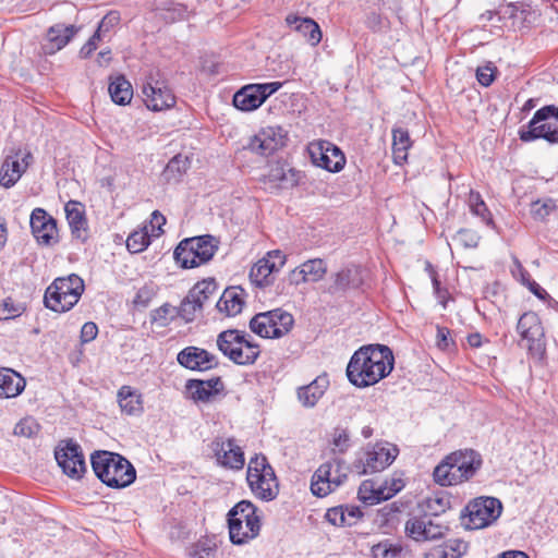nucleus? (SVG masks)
Wrapping results in <instances>:
<instances>
[{
    "instance_id": "f257e3e1",
    "label": "nucleus",
    "mask_w": 558,
    "mask_h": 558,
    "mask_svg": "<svg viewBox=\"0 0 558 558\" xmlns=\"http://www.w3.org/2000/svg\"><path fill=\"white\" fill-rule=\"evenodd\" d=\"M395 357L385 344L361 347L347 366L348 380L357 388H366L387 377L393 369Z\"/></svg>"
},
{
    "instance_id": "f03ea898",
    "label": "nucleus",
    "mask_w": 558,
    "mask_h": 558,
    "mask_svg": "<svg viewBox=\"0 0 558 558\" xmlns=\"http://www.w3.org/2000/svg\"><path fill=\"white\" fill-rule=\"evenodd\" d=\"M90 464L97 478L111 488H125L136 478L132 463L116 452L95 451L90 456Z\"/></svg>"
},
{
    "instance_id": "7ed1b4c3",
    "label": "nucleus",
    "mask_w": 558,
    "mask_h": 558,
    "mask_svg": "<svg viewBox=\"0 0 558 558\" xmlns=\"http://www.w3.org/2000/svg\"><path fill=\"white\" fill-rule=\"evenodd\" d=\"M482 465L481 454L473 449L447 456L434 470V481L441 486L460 484L472 478Z\"/></svg>"
},
{
    "instance_id": "20e7f679",
    "label": "nucleus",
    "mask_w": 558,
    "mask_h": 558,
    "mask_svg": "<svg viewBox=\"0 0 558 558\" xmlns=\"http://www.w3.org/2000/svg\"><path fill=\"white\" fill-rule=\"evenodd\" d=\"M84 290V280L76 274L56 278L45 291V306L57 313H65L80 301Z\"/></svg>"
},
{
    "instance_id": "39448f33",
    "label": "nucleus",
    "mask_w": 558,
    "mask_h": 558,
    "mask_svg": "<svg viewBox=\"0 0 558 558\" xmlns=\"http://www.w3.org/2000/svg\"><path fill=\"white\" fill-rule=\"evenodd\" d=\"M217 347L221 353L236 365H253L260 354L259 345L251 336L238 329H227L217 337Z\"/></svg>"
},
{
    "instance_id": "423d86ee",
    "label": "nucleus",
    "mask_w": 558,
    "mask_h": 558,
    "mask_svg": "<svg viewBox=\"0 0 558 558\" xmlns=\"http://www.w3.org/2000/svg\"><path fill=\"white\" fill-rule=\"evenodd\" d=\"M230 541L242 545L255 538L260 531V519L256 507L248 500H241L228 512Z\"/></svg>"
},
{
    "instance_id": "0eeeda50",
    "label": "nucleus",
    "mask_w": 558,
    "mask_h": 558,
    "mask_svg": "<svg viewBox=\"0 0 558 558\" xmlns=\"http://www.w3.org/2000/svg\"><path fill=\"white\" fill-rule=\"evenodd\" d=\"M217 250L218 242L213 235H202L182 240L173 256L180 267L195 268L209 262Z\"/></svg>"
},
{
    "instance_id": "6e6552de",
    "label": "nucleus",
    "mask_w": 558,
    "mask_h": 558,
    "mask_svg": "<svg viewBox=\"0 0 558 558\" xmlns=\"http://www.w3.org/2000/svg\"><path fill=\"white\" fill-rule=\"evenodd\" d=\"M246 480L252 493L263 501L274 500L279 494L277 476L264 456L250 460Z\"/></svg>"
},
{
    "instance_id": "1a4fd4ad",
    "label": "nucleus",
    "mask_w": 558,
    "mask_h": 558,
    "mask_svg": "<svg viewBox=\"0 0 558 558\" xmlns=\"http://www.w3.org/2000/svg\"><path fill=\"white\" fill-rule=\"evenodd\" d=\"M398 454V447L387 441L367 445L352 463V471L359 475L381 472L396 460Z\"/></svg>"
},
{
    "instance_id": "9d476101",
    "label": "nucleus",
    "mask_w": 558,
    "mask_h": 558,
    "mask_svg": "<svg viewBox=\"0 0 558 558\" xmlns=\"http://www.w3.org/2000/svg\"><path fill=\"white\" fill-rule=\"evenodd\" d=\"M502 512V504L495 497H477L461 512L462 523L468 530L484 529L493 524Z\"/></svg>"
},
{
    "instance_id": "9b49d317",
    "label": "nucleus",
    "mask_w": 558,
    "mask_h": 558,
    "mask_svg": "<svg viewBox=\"0 0 558 558\" xmlns=\"http://www.w3.org/2000/svg\"><path fill=\"white\" fill-rule=\"evenodd\" d=\"M292 314L275 308L256 314L250 322V329L263 338H281L293 327Z\"/></svg>"
},
{
    "instance_id": "f8f14e48",
    "label": "nucleus",
    "mask_w": 558,
    "mask_h": 558,
    "mask_svg": "<svg viewBox=\"0 0 558 558\" xmlns=\"http://www.w3.org/2000/svg\"><path fill=\"white\" fill-rule=\"evenodd\" d=\"M344 461L335 458L323 463L313 474L311 490L317 497H325L339 487L347 478Z\"/></svg>"
},
{
    "instance_id": "ddd939ff",
    "label": "nucleus",
    "mask_w": 558,
    "mask_h": 558,
    "mask_svg": "<svg viewBox=\"0 0 558 558\" xmlns=\"http://www.w3.org/2000/svg\"><path fill=\"white\" fill-rule=\"evenodd\" d=\"M281 86V82L247 84L233 95V106L244 112L256 110Z\"/></svg>"
},
{
    "instance_id": "4468645a",
    "label": "nucleus",
    "mask_w": 558,
    "mask_h": 558,
    "mask_svg": "<svg viewBox=\"0 0 558 558\" xmlns=\"http://www.w3.org/2000/svg\"><path fill=\"white\" fill-rule=\"evenodd\" d=\"M54 458L62 472L72 480H81L86 472L82 448L72 439L61 441L54 450Z\"/></svg>"
},
{
    "instance_id": "2eb2a0df",
    "label": "nucleus",
    "mask_w": 558,
    "mask_h": 558,
    "mask_svg": "<svg viewBox=\"0 0 558 558\" xmlns=\"http://www.w3.org/2000/svg\"><path fill=\"white\" fill-rule=\"evenodd\" d=\"M517 331L521 341L533 355H541L545 351L544 328L538 315L534 312H525L517 324Z\"/></svg>"
},
{
    "instance_id": "dca6fc26",
    "label": "nucleus",
    "mask_w": 558,
    "mask_h": 558,
    "mask_svg": "<svg viewBox=\"0 0 558 558\" xmlns=\"http://www.w3.org/2000/svg\"><path fill=\"white\" fill-rule=\"evenodd\" d=\"M209 448L220 466L231 470H241L244 466V453L241 447L235 445L234 439L225 440L216 437L209 444Z\"/></svg>"
},
{
    "instance_id": "f3484780",
    "label": "nucleus",
    "mask_w": 558,
    "mask_h": 558,
    "mask_svg": "<svg viewBox=\"0 0 558 558\" xmlns=\"http://www.w3.org/2000/svg\"><path fill=\"white\" fill-rule=\"evenodd\" d=\"M286 263V256L280 251H272L267 257L259 259L250 271L251 281L258 287L272 283L275 272H278Z\"/></svg>"
},
{
    "instance_id": "a211bd4d",
    "label": "nucleus",
    "mask_w": 558,
    "mask_h": 558,
    "mask_svg": "<svg viewBox=\"0 0 558 558\" xmlns=\"http://www.w3.org/2000/svg\"><path fill=\"white\" fill-rule=\"evenodd\" d=\"M178 363L191 371L205 372L218 366V359L216 355L209 353L205 349L197 347H186L181 350L177 355Z\"/></svg>"
},
{
    "instance_id": "6ab92c4d",
    "label": "nucleus",
    "mask_w": 558,
    "mask_h": 558,
    "mask_svg": "<svg viewBox=\"0 0 558 558\" xmlns=\"http://www.w3.org/2000/svg\"><path fill=\"white\" fill-rule=\"evenodd\" d=\"M31 228L40 244L52 245L58 242L56 220L43 208H35L31 215Z\"/></svg>"
},
{
    "instance_id": "aec40b11",
    "label": "nucleus",
    "mask_w": 558,
    "mask_h": 558,
    "mask_svg": "<svg viewBox=\"0 0 558 558\" xmlns=\"http://www.w3.org/2000/svg\"><path fill=\"white\" fill-rule=\"evenodd\" d=\"M81 27L76 25H65L57 23L50 26L45 36L43 50L46 54H54L63 49L80 32Z\"/></svg>"
},
{
    "instance_id": "412c9836",
    "label": "nucleus",
    "mask_w": 558,
    "mask_h": 558,
    "mask_svg": "<svg viewBox=\"0 0 558 558\" xmlns=\"http://www.w3.org/2000/svg\"><path fill=\"white\" fill-rule=\"evenodd\" d=\"M142 92L147 108L153 111L168 109L175 104L171 89L158 81L155 84L150 82L144 84Z\"/></svg>"
},
{
    "instance_id": "4be33fe9",
    "label": "nucleus",
    "mask_w": 558,
    "mask_h": 558,
    "mask_svg": "<svg viewBox=\"0 0 558 558\" xmlns=\"http://www.w3.org/2000/svg\"><path fill=\"white\" fill-rule=\"evenodd\" d=\"M283 145V137L279 133V130H276L275 128H266L260 130L250 140L247 148L255 154L267 157Z\"/></svg>"
},
{
    "instance_id": "5701e85b",
    "label": "nucleus",
    "mask_w": 558,
    "mask_h": 558,
    "mask_svg": "<svg viewBox=\"0 0 558 558\" xmlns=\"http://www.w3.org/2000/svg\"><path fill=\"white\" fill-rule=\"evenodd\" d=\"M332 283L328 287V293H343L351 289H357L363 284L361 267L348 265L331 276Z\"/></svg>"
},
{
    "instance_id": "b1692460",
    "label": "nucleus",
    "mask_w": 558,
    "mask_h": 558,
    "mask_svg": "<svg viewBox=\"0 0 558 558\" xmlns=\"http://www.w3.org/2000/svg\"><path fill=\"white\" fill-rule=\"evenodd\" d=\"M520 140L522 142H532L543 138L550 144L558 143V125L556 122L543 121L534 122V117L527 124V130H520Z\"/></svg>"
},
{
    "instance_id": "393cba45",
    "label": "nucleus",
    "mask_w": 558,
    "mask_h": 558,
    "mask_svg": "<svg viewBox=\"0 0 558 558\" xmlns=\"http://www.w3.org/2000/svg\"><path fill=\"white\" fill-rule=\"evenodd\" d=\"M186 389L195 402H208L223 390V383L220 377L207 380L190 379L186 383Z\"/></svg>"
},
{
    "instance_id": "a878e982",
    "label": "nucleus",
    "mask_w": 558,
    "mask_h": 558,
    "mask_svg": "<svg viewBox=\"0 0 558 558\" xmlns=\"http://www.w3.org/2000/svg\"><path fill=\"white\" fill-rule=\"evenodd\" d=\"M64 210L72 235L84 242L87 239V220L84 206L80 202L70 201L66 203Z\"/></svg>"
},
{
    "instance_id": "bb28decb",
    "label": "nucleus",
    "mask_w": 558,
    "mask_h": 558,
    "mask_svg": "<svg viewBox=\"0 0 558 558\" xmlns=\"http://www.w3.org/2000/svg\"><path fill=\"white\" fill-rule=\"evenodd\" d=\"M286 23L293 29L303 35L308 44L316 46L322 40V31L319 25L311 17H301L296 14H288Z\"/></svg>"
},
{
    "instance_id": "cd10ccee",
    "label": "nucleus",
    "mask_w": 558,
    "mask_h": 558,
    "mask_svg": "<svg viewBox=\"0 0 558 558\" xmlns=\"http://www.w3.org/2000/svg\"><path fill=\"white\" fill-rule=\"evenodd\" d=\"M329 386L327 376H318L311 384L298 389L299 401L306 408H313Z\"/></svg>"
},
{
    "instance_id": "c85d7f7f",
    "label": "nucleus",
    "mask_w": 558,
    "mask_h": 558,
    "mask_svg": "<svg viewBox=\"0 0 558 558\" xmlns=\"http://www.w3.org/2000/svg\"><path fill=\"white\" fill-rule=\"evenodd\" d=\"M25 388V379L11 368H0V398H14Z\"/></svg>"
},
{
    "instance_id": "c756f323",
    "label": "nucleus",
    "mask_w": 558,
    "mask_h": 558,
    "mask_svg": "<svg viewBox=\"0 0 558 558\" xmlns=\"http://www.w3.org/2000/svg\"><path fill=\"white\" fill-rule=\"evenodd\" d=\"M392 158L393 162L402 166L408 160V151L412 147L413 142L409 131L402 126L392 128Z\"/></svg>"
},
{
    "instance_id": "7c9ffc66",
    "label": "nucleus",
    "mask_w": 558,
    "mask_h": 558,
    "mask_svg": "<svg viewBox=\"0 0 558 558\" xmlns=\"http://www.w3.org/2000/svg\"><path fill=\"white\" fill-rule=\"evenodd\" d=\"M243 292L241 288H227L216 304L217 310L228 316L238 315L244 306Z\"/></svg>"
},
{
    "instance_id": "2f4dec72",
    "label": "nucleus",
    "mask_w": 558,
    "mask_h": 558,
    "mask_svg": "<svg viewBox=\"0 0 558 558\" xmlns=\"http://www.w3.org/2000/svg\"><path fill=\"white\" fill-rule=\"evenodd\" d=\"M299 172L284 165L277 163L269 169L267 180L280 189L293 187L299 183Z\"/></svg>"
},
{
    "instance_id": "473e14b6",
    "label": "nucleus",
    "mask_w": 558,
    "mask_h": 558,
    "mask_svg": "<svg viewBox=\"0 0 558 558\" xmlns=\"http://www.w3.org/2000/svg\"><path fill=\"white\" fill-rule=\"evenodd\" d=\"M118 402L121 411L128 415L142 413V396L131 386H122L118 391Z\"/></svg>"
},
{
    "instance_id": "72a5a7b5",
    "label": "nucleus",
    "mask_w": 558,
    "mask_h": 558,
    "mask_svg": "<svg viewBox=\"0 0 558 558\" xmlns=\"http://www.w3.org/2000/svg\"><path fill=\"white\" fill-rule=\"evenodd\" d=\"M27 163L22 165L20 159L9 157L4 160L0 170V184L5 187H12L26 171Z\"/></svg>"
},
{
    "instance_id": "f704fd0d",
    "label": "nucleus",
    "mask_w": 558,
    "mask_h": 558,
    "mask_svg": "<svg viewBox=\"0 0 558 558\" xmlns=\"http://www.w3.org/2000/svg\"><path fill=\"white\" fill-rule=\"evenodd\" d=\"M504 16L512 19L513 24L518 21L522 26H530L536 21L538 13L530 4L509 3L504 8Z\"/></svg>"
},
{
    "instance_id": "c9c22d12",
    "label": "nucleus",
    "mask_w": 558,
    "mask_h": 558,
    "mask_svg": "<svg viewBox=\"0 0 558 558\" xmlns=\"http://www.w3.org/2000/svg\"><path fill=\"white\" fill-rule=\"evenodd\" d=\"M427 520V513L410 517L404 524L405 535L415 542H428Z\"/></svg>"
},
{
    "instance_id": "e433bc0d",
    "label": "nucleus",
    "mask_w": 558,
    "mask_h": 558,
    "mask_svg": "<svg viewBox=\"0 0 558 558\" xmlns=\"http://www.w3.org/2000/svg\"><path fill=\"white\" fill-rule=\"evenodd\" d=\"M109 94L111 100L117 104L124 106L129 104L133 97V88L129 81L125 80L124 76H117L109 84Z\"/></svg>"
},
{
    "instance_id": "4c0bfd02",
    "label": "nucleus",
    "mask_w": 558,
    "mask_h": 558,
    "mask_svg": "<svg viewBox=\"0 0 558 558\" xmlns=\"http://www.w3.org/2000/svg\"><path fill=\"white\" fill-rule=\"evenodd\" d=\"M317 153L314 150H311V156L314 160V162L330 172H339L343 169L345 165V158L344 156H336V159H333L329 153H326L324 150V145H320L317 148Z\"/></svg>"
},
{
    "instance_id": "58836bf2",
    "label": "nucleus",
    "mask_w": 558,
    "mask_h": 558,
    "mask_svg": "<svg viewBox=\"0 0 558 558\" xmlns=\"http://www.w3.org/2000/svg\"><path fill=\"white\" fill-rule=\"evenodd\" d=\"M190 167V162L187 157H184L182 155H177L173 158L169 160L167 163L165 170H163V177L167 181H174L178 182L180 178L183 175V173L186 172V170Z\"/></svg>"
},
{
    "instance_id": "ea45409f",
    "label": "nucleus",
    "mask_w": 558,
    "mask_h": 558,
    "mask_svg": "<svg viewBox=\"0 0 558 558\" xmlns=\"http://www.w3.org/2000/svg\"><path fill=\"white\" fill-rule=\"evenodd\" d=\"M150 233L148 230V226L140 230L133 231L126 240V247L130 253L136 254L143 252L150 244Z\"/></svg>"
},
{
    "instance_id": "a19ab883",
    "label": "nucleus",
    "mask_w": 558,
    "mask_h": 558,
    "mask_svg": "<svg viewBox=\"0 0 558 558\" xmlns=\"http://www.w3.org/2000/svg\"><path fill=\"white\" fill-rule=\"evenodd\" d=\"M218 290V284L213 278L203 279L198 281L194 287L190 290L191 298L199 299L201 306L203 307L205 303L216 294Z\"/></svg>"
},
{
    "instance_id": "79ce46f5",
    "label": "nucleus",
    "mask_w": 558,
    "mask_h": 558,
    "mask_svg": "<svg viewBox=\"0 0 558 558\" xmlns=\"http://www.w3.org/2000/svg\"><path fill=\"white\" fill-rule=\"evenodd\" d=\"M301 267L306 279L312 282L322 280L327 272V265L322 258L308 259Z\"/></svg>"
},
{
    "instance_id": "37998d69",
    "label": "nucleus",
    "mask_w": 558,
    "mask_h": 558,
    "mask_svg": "<svg viewBox=\"0 0 558 558\" xmlns=\"http://www.w3.org/2000/svg\"><path fill=\"white\" fill-rule=\"evenodd\" d=\"M202 310L199 299L191 298V291H189L187 295L181 301L177 313L186 323H190L194 320L196 312Z\"/></svg>"
},
{
    "instance_id": "c03bdc74",
    "label": "nucleus",
    "mask_w": 558,
    "mask_h": 558,
    "mask_svg": "<svg viewBox=\"0 0 558 558\" xmlns=\"http://www.w3.org/2000/svg\"><path fill=\"white\" fill-rule=\"evenodd\" d=\"M381 488L379 485H376L373 481H364L359 487V498L364 504L367 505H376L384 499H379Z\"/></svg>"
},
{
    "instance_id": "a18cd8bd",
    "label": "nucleus",
    "mask_w": 558,
    "mask_h": 558,
    "mask_svg": "<svg viewBox=\"0 0 558 558\" xmlns=\"http://www.w3.org/2000/svg\"><path fill=\"white\" fill-rule=\"evenodd\" d=\"M404 481L402 478V475L401 474H393L391 477L385 480L380 485L379 487L381 488L380 490V496H379V499H384L385 500H388L390 498H392L393 496H396L403 487H404Z\"/></svg>"
},
{
    "instance_id": "49530a36",
    "label": "nucleus",
    "mask_w": 558,
    "mask_h": 558,
    "mask_svg": "<svg viewBox=\"0 0 558 558\" xmlns=\"http://www.w3.org/2000/svg\"><path fill=\"white\" fill-rule=\"evenodd\" d=\"M332 452L344 453L351 447L350 433L347 428L337 427L332 433Z\"/></svg>"
},
{
    "instance_id": "de8ad7c7",
    "label": "nucleus",
    "mask_w": 558,
    "mask_h": 558,
    "mask_svg": "<svg viewBox=\"0 0 558 558\" xmlns=\"http://www.w3.org/2000/svg\"><path fill=\"white\" fill-rule=\"evenodd\" d=\"M451 507L450 496L447 494H436L434 497L428 498L427 508L429 514L433 517H439Z\"/></svg>"
},
{
    "instance_id": "09e8293b",
    "label": "nucleus",
    "mask_w": 558,
    "mask_h": 558,
    "mask_svg": "<svg viewBox=\"0 0 558 558\" xmlns=\"http://www.w3.org/2000/svg\"><path fill=\"white\" fill-rule=\"evenodd\" d=\"M469 202L470 209L474 215L481 217L487 225L492 223L490 213L480 193L471 192Z\"/></svg>"
},
{
    "instance_id": "8fccbe9b",
    "label": "nucleus",
    "mask_w": 558,
    "mask_h": 558,
    "mask_svg": "<svg viewBox=\"0 0 558 558\" xmlns=\"http://www.w3.org/2000/svg\"><path fill=\"white\" fill-rule=\"evenodd\" d=\"M556 205L550 198L545 201H535L531 204V214L535 219H545L554 209Z\"/></svg>"
},
{
    "instance_id": "3c124183",
    "label": "nucleus",
    "mask_w": 558,
    "mask_h": 558,
    "mask_svg": "<svg viewBox=\"0 0 558 558\" xmlns=\"http://www.w3.org/2000/svg\"><path fill=\"white\" fill-rule=\"evenodd\" d=\"M39 430V425L36 423V421L32 417H25L22 418L15 426H14V435L16 436H24V437H33L36 435Z\"/></svg>"
},
{
    "instance_id": "603ef678",
    "label": "nucleus",
    "mask_w": 558,
    "mask_h": 558,
    "mask_svg": "<svg viewBox=\"0 0 558 558\" xmlns=\"http://www.w3.org/2000/svg\"><path fill=\"white\" fill-rule=\"evenodd\" d=\"M427 532H428V542L437 541L444 538L449 532V526L437 522L433 519V515L428 514L427 520Z\"/></svg>"
},
{
    "instance_id": "864d4df0",
    "label": "nucleus",
    "mask_w": 558,
    "mask_h": 558,
    "mask_svg": "<svg viewBox=\"0 0 558 558\" xmlns=\"http://www.w3.org/2000/svg\"><path fill=\"white\" fill-rule=\"evenodd\" d=\"M373 553L376 558H399L401 548L392 544L379 543L373 547Z\"/></svg>"
},
{
    "instance_id": "5fc2aeb1",
    "label": "nucleus",
    "mask_w": 558,
    "mask_h": 558,
    "mask_svg": "<svg viewBox=\"0 0 558 558\" xmlns=\"http://www.w3.org/2000/svg\"><path fill=\"white\" fill-rule=\"evenodd\" d=\"M496 72V66L489 62L486 65L477 68L476 78L482 86L488 87L494 82Z\"/></svg>"
},
{
    "instance_id": "6e6d98bb",
    "label": "nucleus",
    "mask_w": 558,
    "mask_h": 558,
    "mask_svg": "<svg viewBox=\"0 0 558 558\" xmlns=\"http://www.w3.org/2000/svg\"><path fill=\"white\" fill-rule=\"evenodd\" d=\"M120 22V14L117 11H110L107 13L98 24L97 32L105 36Z\"/></svg>"
},
{
    "instance_id": "4d7b16f0",
    "label": "nucleus",
    "mask_w": 558,
    "mask_h": 558,
    "mask_svg": "<svg viewBox=\"0 0 558 558\" xmlns=\"http://www.w3.org/2000/svg\"><path fill=\"white\" fill-rule=\"evenodd\" d=\"M454 240L464 247H476L480 241V236L472 230L461 229L458 231Z\"/></svg>"
},
{
    "instance_id": "13d9d810",
    "label": "nucleus",
    "mask_w": 558,
    "mask_h": 558,
    "mask_svg": "<svg viewBox=\"0 0 558 558\" xmlns=\"http://www.w3.org/2000/svg\"><path fill=\"white\" fill-rule=\"evenodd\" d=\"M445 547L448 549L450 558H461L466 554L469 545L462 539H449L445 543Z\"/></svg>"
},
{
    "instance_id": "bf43d9fd",
    "label": "nucleus",
    "mask_w": 558,
    "mask_h": 558,
    "mask_svg": "<svg viewBox=\"0 0 558 558\" xmlns=\"http://www.w3.org/2000/svg\"><path fill=\"white\" fill-rule=\"evenodd\" d=\"M172 310L174 308L168 303L156 308L155 311L151 312L150 315L151 323H157L159 324V326H167Z\"/></svg>"
},
{
    "instance_id": "052dcab7",
    "label": "nucleus",
    "mask_w": 558,
    "mask_h": 558,
    "mask_svg": "<svg viewBox=\"0 0 558 558\" xmlns=\"http://www.w3.org/2000/svg\"><path fill=\"white\" fill-rule=\"evenodd\" d=\"M344 513L345 509L343 506L330 508L326 512V520L335 526H347Z\"/></svg>"
},
{
    "instance_id": "680f3d73",
    "label": "nucleus",
    "mask_w": 558,
    "mask_h": 558,
    "mask_svg": "<svg viewBox=\"0 0 558 558\" xmlns=\"http://www.w3.org/2000/svg\"><path fill=\"white\" fill-rule=\"evenodd\" d=\"M23 308L20 305H15L10 299L5 300L0 304V320H7L19 316Z\"/></svg>"
},
{
    "instance_id": "e2e57ef3",
    "label": "nucleus",
    "mask_w": 558,
    "mask_h": 558,
    "mask_svg": "<svg viewBox=\"0 0 558 558\" xmlns=\"http://www.w3.org/2000/svg\"><path fill=\"white\" fill-rule=\"evenodd\" d=\"M104 36L99 34V32H95L93 36L83 45L81 48L78 56L82 59L89 58L94 51L98 48V43L101 40Z\"/></svg>"
},
{
    "instance_id": "0e129e2a",
    "label": "nucleus",
    "mask_w": 558,
    "mask_h": 558,
    "mask_svg": "<svg viewBox=\"0 0 558 558\" xmlns=\"http://www.w3.org/2000/svg\"><path fill=\"white\" fill-rule=\"evenodd\" d=\"M166 223V218L165 216L158 211V210H155L153 211L151 214V218H150V221H149V228H150V235L154 236V238H158L163 231L161 229V227Z\"/></svg>"
},
{
    "instance_id": "69168bd1",
    "label": "nucleus",
    "mask_w": 558,
    "mask_h": 558,
    "mask_svg": "<svg viewBox=\"0 0 558 558\" xmlns=\"http://www.w3.org/2000/svg\"><path fill=\"white\" fill-rule=\"evenodd\" d=\"M550 119L558 120V107L554 105L545 106L534 113V122H543Z\"/></svg>"
},
{
    "instance_id": "338daca9",
    "label": "nucleus",
    "mask_w": 558,
    "mask_h": 558,
    "mask_svg": "<svg viewBox=\"0 0 558 558\" xmlns=\"http://www.w3.org/2000/svg\"><path fill=\"white\" fill-rule=\"evenodd\" d=\"M98 335V327L93 322L85 323L81 328V341L82 343H88L93 341Z\"/></svg>"
},
{
    "instance_id": "774afa93",
    "label": "nucleus",
    "mask_w": 558,
    "mask_h": 558,
    "mask_svg": "<svg viewBox=\"0 0 558 558\" xmlns=\"http://www.w3.org/2000/svg\"><path fill=\"white\" fill-rule=\"evenodd\" d=\"M190 556H192L193 558H214L215 548L206 546L205 543H198L190 553Z\"/></svg>"
}]
</instances>
